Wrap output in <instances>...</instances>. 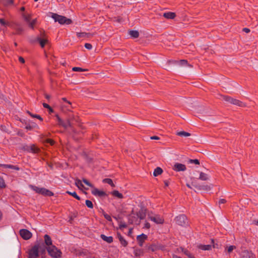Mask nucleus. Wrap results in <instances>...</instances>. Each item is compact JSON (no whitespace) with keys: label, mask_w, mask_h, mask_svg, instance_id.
I'll use <instances>...</instances> for the list:
<instances>
[{"label":"nucleus","mask_w":258,"mask_h":258,"mask_svg":"<svg viewBox=\"0 0 258 258\" xmlns=\"http://www.w3.org/2000/svg\"><path fill=\"white\" fill-rule=\"evenodd\" d=\"M144 228H147V229H149L150 228V223H148V222H146L145 223Z\"/></svg>","instance_id":"603ef678"},{"label":"nucleus","mask_w":258,"mask_h":258,"mask_svg":"<svg viewBox=\"0 0 258 258\" xmlns=\"http://www.w3.org/2000/svg\"><path fill=\"white\" fill-rule=\"evenodd\" d=\"M198 248L203 250H209L212 249V247H214V245L211 244H200L198 246Z\"/></svg>","instance_id":"2eb2a0df"},{"label":"nucleus","mask_w":258,"mask_h":258,"mask_svg":"<svg viewBox=\"0 0 258 258\" xmlns=\"http://www.w3.org/2000/svg\"><path fill=\"white\" fill-rule=\"evenodd\" d=\"M150 139L151 140H159L160 138L158 136H154L151 137Z\"/></svg>","instance_id":"6e6d98bb"},{"label":"nucleus","mask_w":258,"mask_h":258,"mask_svg":"<svg viewBox=\"0 0 258 258\" xmlns=\"http://www.w3.org/2000/svg\"><path fill=\"white\" fill-rule=\"evenodd\" d=\"M22 31H23V29L22 28H18V30H17V33H20Z\"/></svg>","instance_id":"774afa93"},{"label":"nucleus","mask_w":258,"mask_h":258,"mask_svg":"<svg viewBox=\"0 0 258 258\" xmlns=\"http://www.w3.org/2000/svg\"><path fill=\"white\" fill-rule=\"evenodd\" d=\"M163 16L166 19H173L175 17L176 14L175 13L169 12L164 13Z\"/></svg>","instance_id":"dca6fc26"},{"label":"nucleus","mask_w":258,"mask_h":258,"mask_svg":"<svg viewBox=\"0 0 258 258\" xmlns=\"http://www.w3.org/2000/svg\"><path fill=\"white\" fill-rule=\"evenodd\" d=\"M117 238H118L121 244L124 246L126 247L127 244L128 242L127 241L121 236V235L120 233L117 234Z\"/></svg>","instance_id":"4468645a"},{"label":"nucleus","mask_w":258,"mask_h":258,"mask_svg":"<svg viewBox=\"0 0 258 258\" xmlns=\"http://www.w3.org/2000/svg\"><path fill=\"white\" fill-rule=\"evenodd\" d=\"M111 195L119 199H122L123 196L122 194L120 193L118 190H115L111 192Z\"/></svg>","instance_id":"b1692460"},{"label":"nucleus","mask_w":258,"mask_h":258,"mask_svg":"<svg viewBox=\"0 0 258 258\" xmlns=\"http://www.w3.org/2000/svg\"><path fill=\"white\" fill-rule=\"evenodd\" d=\"M57 121L58 122V124L60 126H62L64 128H66V125L64 124V121L58 115H56Z\"/></svg>","instance_id":"bb28decb"},{"label":"nucleus","mask_w":258,"mask_h":258,"mask_svg":"<svg viewBox=\"0 0 258 258\" xmlns=\"http://www.w3.org/2000/svg\"><path fill=\"white\" fill-rule=\"evenodd\" d=\"M64 124L66 125V128H68L69 127L72 128L73 126V123L70 122V120L67 119L66 121H64Z\"/></svg>","instance_id":"c9c22d12"},{"label":"nucleus","mask_w":258,"mask_h":258,"mask_svg":"<svg viewBox=\"0 0 258 258\" xmlns=\"http://www.w3.org/2000/svg\"><path fill=\"white\" fill-rule=\"evenodd\" d=\"M176 135L180 137H189L190 136V134L184 131H180L176 133Z\"/></svg>","instance_id":"c85d7f7f"},{"label":"nucleus","mask_w":258,"mask_h":258,"mask_svg":"<svg viewBox=\"0 0 258 258\" xmlns=\"http://www.w3.org/2000/svg\"><path fill=\"white\" fill-rule=\"evenodd\" d=\"M85 47L86 48L89 49V50L91 49L92 48V45L90 43H85Z\"/></svg>","instance_id":"8fccbe9b"},{"label":"nucleus","mask_w":258,"mask_h":258,"mask_svg":"<svg viewBox=\"0 0 258 258\" xmlns=\"http://www.w3.org/2000/svg\"><path fill=\"white\" fill-rule=\"evenodd\" d=\"M147 238V236L145 234H142L140 235H138L137 237V241L138 242V244L140 246H142L143 245V243L146 239Z\"/></svg>","instance_id":"f8f14e48"},{"label":"nucleus","mask_w":258,"mask_h":258,"mask_svg":"<svg viewBox=\"0 0 258 258\" xmlns=\"http://www.w3.org/2000/svg\"><path fill=\"white\" fill-rule=\"evenodd\" d=\"M164 184H165V186H168L169 185V181H167V180H165V181H164Z\"/></svg>","instance_id":"e2e57ef3"},{"label":"nucleus","mask_w":258,"mask_h":258,"mask_svg":"<svg viewBox=\"0 0 258 258\" xmlns=\"http://www.w3.org/2000/svg\"><path fill=\"white\" fill-rule=\"evenodd\" d=\"M33 247H36L37 253H39V251H41L42 253H43L45 251V249H47V247H46L43 243H37Z\"/></svg>","instance_id":"9d476101"},{"label":"nucleus","mask_w":258,"mask_h":258,"mask_svg":"<svg viewBox=\"0 0 258 258\" xmlns=\"http://www.w3.org/2000/svg\"><path fill=\"white\" fill-rule=\"evenodd\" d=\"M243 31L245 33H249L250 32V30L248 28H244L243 29Z\"/></svg>","instance_id":"4d7b16f0"},{"label":"nucleus","mask_w":258,"mask_h":258,"mask_svg":"<svg viewBox=\"0 0 258 258\" xmlns=\"http://www.w3.org/2000/svg\"><path fill=\"white\" fill-rule=\"evenodd\" d=\"M179 63L181 66H186L187 65V61L185 59H181L179 61Z\"/></svg>","instance_id":"37998d69"},{"label":"nucleus","mask_w":258,"mask_h":258,"mask_svg":"<svg viewBox=\"0 0 258 258\" xmlns=\"http://www.w3.org/2000/svg\"><path fill=\"white\" fill-rule=\"evenodd\" d=\"M226 202V200H225V199H221V200L219 201V204H224V203H225Z\"/></svg>","instance_id":"bf43d9fd"},{"label":"nucleus","mask_w":258,"mask_h":258,"mask_svg":"<svg viewBox=\"0 0 258 258\" xmlns=\"http://www.w3.org/2000/svg\"><path fill=\"white\" fill-rule=\"evenodd\" d=\"M103 182L106 183L110 185L112 187H115V185L113 183L112 179L110 178H105L103 180Z\"/></svg>","instance_id":"c756f323"},{"label":"nucleus","mask_w":258,"mask_h":258,"mask_svg":"<svg viewBox=\"0 0 258 258\" xmlns=\"http://www.w3.org/2000/svg\"><path fill=\"white\" fill-rule=\"evenodd\" d=\"M46 142L47 143L50 144L51 145H53L54 144V141L50 139H46Z\"/></svg>","instance_id":"3c124183"},{"label":"nucleus","mask_w":258,"mask_h":258,"mask_svg":"<svg viewBox=\"0 0 258 258\" xmlns=\"http://www.w3.org/2000/svg\"><path fill=\"white\" fill-rule=\"evenodd\" d=\"M20 234L25 240L29 239L32 237V233L29 230L25 229L20 230Z\"/></svg>","instance_id":"0eeeda50"},{"label":"nucleus","mask_w":258,"mask_h":258,"mask_svg":"<svg viewBox=\"0 0 258 258\" xmlns=\"http://www.w3.org/2000/svg\"><path fill=\"white\" fill-rule=\"evenodd\" d=\"M193 185L195 186L196 187H197L199 189H203V190H209L211 189V186L208 185H199L197 186L196 185L194 184V182H192Z\"/></svg>","instance_id":"cd10ccee"},{"label":"nucleus","mask_w":258,"mask_h":258,"mask_svg":"<svg viewBox=\"0 0 258 258\" xmlns=\"http://www.w3.org/2000/svg\"><path fill=\"white\" fill-rule=\"evenodd\" d=\"M83 181L84 183H85L86 185H87L88 186H90V187H93V185L90 183L87 179H83Z\"/></svg>","instance_id":"49530a36"},{"label":"nucleus","mask_w":258,"mask_h":258,"mask_svg":"<svg viewBox=\"0 0 258 258\" xmlns=\"http://www.w3.org/2000/svg\"><path fill=\"white\" fill-rule=\"evenodd\" d=\"M100 237L108 243H111L113 242V239L112 236H107L104 234H101Z\"/></svg>","instance_id":"a211bd4d"},{"label":"nucleus","mask_w":258,"mask_h":258,"mask_svg":"<svg viewBox=\"0 0 258 258\" xmlns=\"http://www.w3.org/2000/svg\"><path fill=\"white\" fill-rule=\"evenodd\" d=\"M51 18L54 19L55 22H58L60 24H67L69 25L72 23L71 19L67 18V17L59 15L55 13H51Z\"/></svg>","instance_id":"f257e3e1"},{"label":"nucleus","mask_w":258,"mask_h":258,"mask_svg":"<svg viewBox=\"0 0 258 258\" xmlns=\"http://www.w3.org/2000/svg\"><path fill=\"white\" fill-rule=\"evenodd\" d=\"M48 254L52 257L54 258H58L61 256V252L57 248L52 245L47 247Z\"/></svg>","instance_id":"7ed1b4c3"},{"label":"nucleus","mask_w":258,"mask_h":258,"mask_svg":"<svg viewBox=\"0 0 258 258\" xmlns=\"http://www.w3.org/2000/svg\"><path fill=\"white\" fill-rule=\"evenodd\" d=\"M184 253H185V254H186L187 256H188V257H189V258H195L194 256L192 254H191V253H190L186 250H184Z\"/></svg>","instance_id":"de8ad7c7"},{"label":"nucleus","mask_w":258,"mask_h":258,"mask_svg":"<svg viewBox=\"0 0 258 258\" xmlns=\"http://www.w3.org/2000/svg\"><path fill=\"white\" fill-rule=\"evenodd\" d=\"M148 219L156 224H163L164 223V219L159 215L149 214Z\"/></svg>","instance_id":"39448f33"},{"label":"nucleus","mask_w":258,"mask_h":258,"mask_svg":"<svg viewBox=\"0 0 258 258\" xmlns=\"http://www.w3.org/2000/svg\"><path fill=\"white\" fill-rule=\"evenodd\" d=\"M23 148L25 151L33 153H37L39 152V149L34 144L30 146L26 145L24 146Z\"/></svg>","instance_id":"423d86ee"},{"label":"nucleus","mask_w":258,"mask_h":258,"mask_svg":"<svg viewBox=\"0 0 258 258\" xmlns=\"http://www.w3.org/2000/svg\"><path fill=\"white\" fill-rule=\"evenodd\" d=\"M36 23V19H33L32 21H30L28 23L29 26L30 27H31L32 29L34 28V26L35 25Z\"/></svg>","instance_id":"58836bf2"},{"label":"nucleus","mask_w":258,"mask_h":258,"mask_svg":"<svg viewBox=\"0 0 258 258\" xmlns=\"http://www.w3.org/2000/svg\"><path fill=\"white\" fill-rule=\"evenodd\" d=\"M9 166H10V165H9V164H0V166L3 167H5L6 168H9Z\"/></svg>","instance_id":"052dcab7"},{"label":"nucleus","mask_w":258,"mask_h":258,"mask_svg":"<svg viewBox=\"0 0 258 258\" xmlns=\"http://www.w3.org/2000/svg\"><path fill=\"white\" fill-rule=\"evenodd\" d=\"M43 106L44 108H47V109H50V106L47 103H43Z\"/></svg>","instance_id":"864d4df0"},{"label":"nucleus","mask_w":258,"mask_h":258,"mask_svg":"<svg viewBox=\"0 0 258 258\" xmlns=\"http://www.w3.org/2000/svg\"><path fill=\"white\" fill-rule=\"evenodd\" d=\"M92 194L95 196H98L100 197L106 196V194L104 191L100 190L96 188H93V189L92 190Z\"/></svg>","instance_id":"ddd939ff"},{"label":"nucleus","mask_w":258,"mask_h":258,"mask_svg":"<svg viewBox=\"0 0 258 258\" xmlns=\"http://www.w3.org/2000/svg\"><path fill=\"white\" fill-rule=\"evenodd\" d=\"M209 178V175L204 172H201L200 173V176L199 179L203 180V181H206L208 180Z\"/></svg>","instance_id":"aec40b11"},{"label":"nucleus","mask_w":258,"mask_h":258,"mask_svg":"<svg viewBox=\"0 0 258 258\" xmlns=\"http://www.w3.org/2000/svg\"><path fill=\"white\" fill-rule=\"evenodd\" d=\"M128 33L130 36L134 38H137L139 36V33L136 30H130Z\"/></svg>","instance_id":"4be33fe9"},{"label":"nucleus","mask_w":258,"mask_h":258,"mask_svg":"<svg viewBox=\"0 0 258 258\" xmlns=\"http://www.w3.org/2000/svg\"><path fill=\"white\" fill-rule=\"evenodd\" d=\"M68 120H70V122L73 123L74 121L78 122V119L77 116H75L74 115H70L69 117L67 118Z\"/></svg>","instance_id":"f704fd0d"},{"label":"nucleus","mask_w":258,"mask_h":258,"mask_svg":"<svg viewBox=\"0 0 258 258\" xmlns=\"http://www.w3.org/2000/svg\"><path fill=\"white\" fill-rule=\"evenodd\" d=\"M104 217L108 221H110L111 220L110 216L108 215H105Z\"/></svg>","instance_id":"13d9d810"},{"label":"nucleus","mask_w":258,"mask_h":258,"mask_svg":"<svg viewBox=\"0 0 258 258\" xmlns=\"http://www.w3.org/2000/svg\"><path fill=\"white\" fill-rule=\"evenodd\" d=\"M240 258H255V255L247 250H243L240 255Z\"/></svg>","instance_id":"6e6552de"},{"label":"nucleus","mask_w":258,"mask_h":258,"mask_svg":"<svg viewBox=\"0 0 258 258\" xmlns=\"http://www.w3.org/2000/svg\"><path fill=\"white\" fill-rule=\"evenodd\" d=\"M174 220L177 224L181 226H185L188 224L187 219L184 215H180L176 217Z\"/></svg>","instance_id":"20e7f679"},{"label":"nucleus","mask_w":258,"mask_h":258,"mask_svg":"<svg viewBox=\"0 0 258 258\" xmlns=\"http://www.w3.org/2000/svg\"><path fill=\"white\" fill-rule=\"evenodd\" d=\"M154 246H153V245H151V246H150L149 247V248H149V249H150V250H151L152 251H154Z\"/></svg>","instance_id":"69168bd1"},{"label":"nucleus","mask_w":258,"mask_h":258,"mask_svg":"<svg viewBox=\"0 0 258 258\" xmlns=\"http://www.w3.org/2000/svg\"><path fill=\"white\" fill-rule=\"evenodd\" d=\"M19 60L22 63H24L25 62L24 58L21 56L19 57Z\"/></svg>","instance_id":"5fc2aeb1"},{"label":"nucleus","mask_w":258,"mask_h":258,"mask_svg":"<svg viewBox=\"0 0 258 258\" xmlns=\"http://www.w3.org/2000/svg\"><path fill=\"white\" fill-rule=\"evenodd\" d=\"M0 23L3 26L10 25V24L8 22H6L3 19H0Z\"/></svg>","instance_id":"a18cd8bd"},{"label":"nucleus","mask_w":258,"mask_h":258,"mask_svg":"<svg viewBox=\"0 0 258 258\" xmlns=\"http://www.w3.org/2000/svg\"><path fill=\"white\" fill-rule=\"evenodd\" d=\"M126 227V225L125 224H120L119 226L120 228H125Z\"/></svg>","instance_id":"0e129e2a"},{"label":"nucleus","mask_w":258,"mask_h":258,"mask_svg":"<svg viewBox=\"0 0 258 258\" xmlns=\"http://www.w3.org/2000/svg\"><path fill=\"white\" fill-rule=\"evenodd\" d=\"M44 96H45V97L47 99H50V96L49 95H48V94H45L44 95Z\"/></svg>","instance_id":"338daca9"},{"label":"nucleus","mask_w":258,"mask_h":258,"mask_svg":"<svg viewBox=\"0 0 258 258\" xmlns=\"http://www.w3.org/2000/svg\"><path fill=\"white\" fill-rule=\"evenodd\" d=\"M236 248V246H234V245H230V246H229L227 248V252L228 253H230L232 251V250L234 249H235Z\"/></svg>","instance_id":"c03bdc74"},{"label":"nucleus","mask_w":258,"mask_h":258,"mask_svg":"<svg viewBox=\"0 0 258 258\" xmlns=\"http://www.w3.org/2000/svg\"><path fill=\"white\" fill-rule=\"evenodd\" d=\"M72 70L75 72H83L86 71V70L79 67H74L73 68Z\"/></svg>","instance_id":"a19ab883"},{"label":"nucleus","mask_w":258,"mask_h":258,"mask_svg":"<svg viewBox=\"0 0 258 258\" xmlns=\"http://www.w3.org/2000/svg\"><path fill=\"white\" fill-rule=\"evenodd\" d=\"M6 187V184L4 178L2 177H0V187L2 188H5Z\"/></svg>","instance_id":"ea45409f"},{"label":"nucleus","mask_w":258,"mask_h":258,"mask_svg":"<svg viewBox=\"0 0 258 258\" xmlns=\"http://www.w3.org/2000/svg\"><path fill=\"white\" fill-rule=\"evenodd\" d=\"M23 18L25 20V21L28 23L31 20V16L29 14H22Z\"/></svg>","instance_id":"2f4dec72"},{"label":"nucleus","mask_w":258,"mask_h":258,"mask_svg":"<svg viewBox=\"0 0 258 258\" xmlns=\"http://www.w3.org/2000/svg\"><path fill=\"white\" fill-rule=\"evenodd\" d=\"M189 163H194V164H197V165L200 164L199 160L198 159H190L189 160Z\"/></svg>","instance_id":"79ce46f5"},{"label":"nucleus","mask_w":258,"mask_h":258,"mask_svg":"<svg viewBox=\"0 0 258 258\" xmlns=\"http://www.w3.org/2000/svg\"><path fill=\"white\" fill-rule=\"evenodd\" d=\"M163 170L160 167H158L155 169L153 172V175L154 176H157L158 175L161 174Z\"/></svg>","instance_id":"393cba45"},{"label":"nucleus","mask_w":258,"mask_h":258,"mask_svg":"<svg viewBox=\"0 0 258 258\" xmlns=\"http://www.w3.org/2000/svg\"><path fill=\"white\" fill-rule=\"evenodd\" d=\"M77 35L78 37H90L92 36V35L90 33H87L86 32H78L77 33Z\"/></svg>","instance_id":"5701e85b"},{"label":"nucleus","mask_w":258,"mask_h":258,"mask_svg":"<svg viewBox=\"0 0 258 258\" xmlns=\"http://www.w3.org/2000/svg\"><path fill=\"white\" fill-rule=\"evenodd\" d=\"M66 193L72 196L74 198H76L78 200H80V199H81L80 197L77 195V193L75 191L71 192L69 191H66Z\"/></svg>","instance_id":"7c9ffc66"},{"label":"nucleus","mask_w":258,"mask_h":258,"mask_svg":"<svg viewBox=\"0 0 258 258\" xmlns=\"http://www.w3.org/2000/svg\"><path fill=\"white\" fill-rule=\"evenodd\" d=\"M134 253L136 257H139L143 255L144 252V250L142 249L136 248L134 249Z\"/></svg>","instance_id":"6ab92c4d"},{"label":"nucleus","mask_w":258,"mask_h":258,"mask_svg":"<svg viewBox=\"0 0 258 258\" xmlns=\"http://www.w3.org/2000/svg\"><path fill=\"white\" fill-rule=\"evenodd\" d=\"M85 204L87 207L89 208L92 209L93 208V204L91 201L88 200H86Z\"/></svg>","instance_id":"4c0bfd02"},{"label":"nucleus","mask_w":258,"mask_h":258,"mask_svg":"<svg viewBox=\"0 0 258 258\" xmlns=\"http://www.w3.org/2000/svg\"><path fill=\"white\" fill-rule=\"evenodd\" d=\"M231 104L236 105L239 106H244V104L241 101H240L238 100H237L236 99L233 98Z\"/></svg>","instance_id":"a878e982"},{"label":"nucleus","mask_w":258,"mask_h":258,"mask_svg":"<svg viewBox=\"0 0 258 258\" xmlns=\"http://www.w3.org/2000/svg\"><path fill=\"white\" fill-rule=\"evenodd\" d=\"M9 168L13 169L16 170H19L20 169V168L18 166H14L12 165H10V166H9Z\"/></svg>","instance_id":"09e8293b"},{"label":"nucleus","mask_w":258,"mask_h":258,"mask_svg":"<svg viewBox=\"0 0 258 258\" xmlns=\"http://www.w3.org/2000/svg\"><path fill=\"white\" fill-rule=\"evenodd\" d=\"M221 97H222L223 99L224 100H225V101L229 102L230 103H231L232 100H233V98H231L229 96H223V95H221Z\"/></svg>","instance_id":"72a5a7b5"},{"label":"nucleus","mask_w":258,"mask_h":258,"mask_svg":"<svg viewBox=\"0 0 258 258\" xmlns=\"http://www.w3.org/2000/svg\"><path fill=\"white\" fill-rule=\"evenodd\" d=\"M186 169V168L184 164L179 163H176L173 167V169L176 172L183 171H185Z\"/></svg>","instance_id":"1a4fd4ad"},{"label":"nucleus","mask_w":258,"mask_h":258,"mask_svg":"<svg viewBox=\"0 0 258 258\" xmlns=\"http://www.w3.org/2000/svg\"><path fill=\"white\" fill-rule=\"evenodd\" d=\"M31 188L35 191L36 193L41 194L43 196H49L51 197L53 196V193L50 190L44 188V187H39L35 185H30Z\"/></svg>","instance_id":"f03ea898"},{"label":"nucleus","mask_w":258,"mask_h":258,"mask_svg":"<svg viewBox=\"0 0 258 258\" xmlns=\"http://www.w3.org/2000/svg\"><path fill=\"white\" fill-rule=\"evenodd\" d=\"M39 253H37L36 247H32L29 250V256L28 258H38Z\"/></svg>","instance_id":"9b49d317"},{"label":"nucleus","mask_w":258,"mask_h":258,"mask_svg":"<svg viewBox=\"0 0 258 258\" xmlns=\"http://www.w3.org/2000/svg\"><path fill=\"white\" fill-rule=\"evenodd\" d=\"M37 41L39 43L41 47H44L45 45L47 43L48 40L46 39H42L40 37L37 38Z\"/></svg>","instance_id":"412c9836"},{"label":"nucleus","mask_w":258,"mask_h":258,"mask_svg":"<svg viewBox=\"0 0 258 258\" xmlns=\"http://www.w3.org/2000/svg\"><path fill=\"white\" fill-rule=\"evenodd\" d=\"M62 100L68 103L69 104L71 105V103L70 101H68L66 98H62Z\"/></svg>","instance_id":"680f3d73"},{"label":"nucleus","mask_w":258,"mask_h":258,"mask_svg":"<svg viewBox=\"0 0 258 258\" xmlns=\"http://www.w3.org/2000/svg\"><path fill=\"white\" fill-rule=\"evenodd\" d=\"M27 113L31 116H32V117H35V118H38V119H39L40 121H42L43 120V119L39 115H37V114H33L32 113H31L30 111H27Z\"/></svg>","instance_id":"e433bc0d"},{"label":"nucleus","mask_w":258,"mask_h":258,"mask_svg":"<svg viewBox=\"0 0 258 258\" xmlns=\"http://www.w3.org/2000/svg\"><path fill=\"white\" fill-rule=\"evenodd\" d=\"M75 184L79 188H81L84 187V185L82 184L81 180H80L79 179H76Z\"/></svg>","instance_id":"473e14b6"},{"label":"nucleus","mask_w":258,"mask_h":258,"mask_svg":"<svg viewBox=\"0 0 258 258\" xmlns=\"http://www.w3.org/2000/svg\"><path fill=\"white\" fill-rule=\"evenodd\" d=\"M44 239L45 243L47 247L52 245L51 239L48 235L45 234L44 236Z\"/></svg>","instance_id":"f3484780"}]
</instances>
